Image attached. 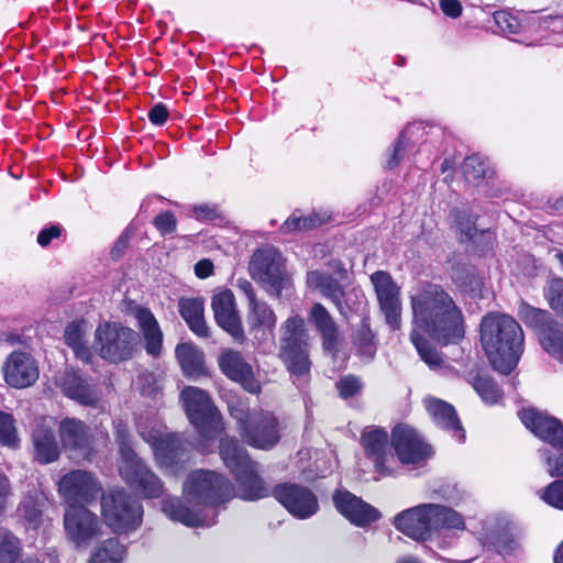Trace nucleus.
Segmentation results:
<instances>
[{
  "instance_id": "1",
  "label": "nucleus",
  "mask_w": 563,
  "mask_h": 563,
  "mask_svg": "<svg viewBox=\"0 0 563 563\" xmlns=\"http://www.w3.org/2000/svg\"><path fill=\"white\" fill-rule=\"evenodd\" d=\"M410 301L415 324L410 340L422 361L435 369L441 366L442 356L419 330L441 344L457 343L465 332L463 314L451 296L438 285L418 286L410 295Z\"/></svg>"
},
{
  "instance_id": "2",
  "label": "nucleus",
  "mask_w": 563,
  "mask_h": 563,
  "mask_svg": "<svg viewBox=\"0 0 563 563\" xmlns=\"http://www.w3.org/2000/svg\"><path fill=\"white\" fill-rule=\"evenodd\" d=\"M234 495L233 486L221 474L198 470L190 473L183 485L184 500L168 498L164 500L162 510L166 517L185 526H208L202 507L223 504Z\"/></svg>"
},
{
  "instance_id": "3",
  "label": "nucleus",
  "mask_w": 563,
  "mask_h": 563,
  "mask_svg": "<svg viewBox=\"0 0 563 563\" xmlns=\"http://www.w3.org/2000/svg\"><path fill=\"white\" fill-rule=\"evenodd\" d=\"M481 341L493 367L510 373L523 352V331L510 316L489 313L481 324Z\"/></svg>"
},
{
  "instance_id": "4",
  "label": "nucleus",
  "mask_w": 563,
  "mask_h": 563,
  "mask_svg": "<svg viewBox=\"0 0 563 563\" xmlns=\"http://www.w3.org/2000/svg\"><path fill=\"white\" fill-rule=\"evenodd\" d=\"M394 525L416 541H427L442 529H465L462 515L445 505L433 503L420 504L399 512Z\"/></svg>"
},
{
  "instance_id": "5",
  "label": "nucleus",
  "mask_w": 563,
  "mask_h": 563,
  "mask_svg": "<svg viewBox=\"0 0 563 563\" xmlns=\"http://www.w3.org/2000/svg\"><path fill=\"white\" fill-rule=\"evenodd\" d=\"M115 440L119 445L118 467L121 477L131 486L140 489L146 498H156L163 493V483L147 468L132 448L126 426L118 423Z\"/></svg>"
},
{
  "instance_id": "6",
  "label": "nucleus",
  "mask_w": 563,
  "mask_h": 563,
  "mask_svg": "<svg viewBox=\"0 0 563 563\" xmlns=\"http://www.w3.org/2000/svg\"><path fill=\"white\" fill-rule=\"evenodd\" d=\"M220 455L228 468L235 475L238 483L236 496L244 500H257L268 495V488L257 474L256 464L236 440L223 438L220 443Z\"/></svg>"
},
{
  "instance_id": "7",
  "label": "nucleus",
  "mask_w": 563,
  "mask_h": 563,
  "mask_svg": "<svg viewBox=\"0 0 563 563\" xmlns=\"http://www.w3.org/2000/svg\"><path fill=\"white\" fill-rule=\"evenodd\" d=\"M139 433L153 450L159 467L177 473L188 460V452L178 437L167 433L165 427L157 422H139Z\"/></svg>"
},
{
  "instance_id": "8",
  "label": "nucleus",
  "mask_w": 563,
  "mask_h": 563,
  "mask_svg": "<svg viewBox=\"0 0 563 563\" xmlns=\"http://www.w3.org/2000/svg\"><path fill=\"white\" fill-rule=\"evenodd\" d=\"M139 335L132 329L117 322H104L95 332V350L112 363L132 357Z\"/></svg>"
},
{
  "instance_id": "9",
  "label": "nucleus",
  "mask_w": 563,
  "mask_h": 563,
  "mask_svg": "<svg viewBox=\"0 0 563 563\" xmlns=\"http://www.w3.org/2000/svg\"><path fill=\"white\" fill-rule=\"evenodd\" d=\"M186 415L206 440L213 439L222 431L219 411L209 395L195 386H188L180 394Z\"/></svg>"
},
{
  "instance_id": "10",
  "label": "nucleus",
  "mask_w": 563,
  "mask_h": 563,
  "mask_svg": "<svg viewBox=\"0 0 563 563\" xmlns=\"http://www.w3.org/2000/svg\"><path fill=\"white\" fill-rule=\"evenodd\" d=\"M104 522L117 532L136 529L142 522L143 507L123 489H113L102 496Z\"/></svg>"
},
{
  "instance_id": "11",
  "label": "nucleus",
  "mask_w": 563,
  "mask_h": 563,
  "mask_svg": "<svg viewBox=\"0 0 563 563\" xmlns=\"http://www.w3.org/2000/svg\"><path fill=\"white\" fill-rule=\"evenodd\" d=\"M250 273L272 296H279L287 285L282 254L273 247L257 250L250 262Z\"/></svg>"
},
{
  "instance_id": "12",
  "label": "nucleus",
  "mask_w": 563,
  "mask_h": 563,
  "mask_svg": "<svg viewBox=\"0 0 563 563\" xmlns=\"http://www.w3.org/2000/svg\"><path fill=\"white\" fill-rule=\"evenodd\" d=\"M58 494L68 506H86L97 500L102 487L97 477L84 470L66 473L57 483Z\"/></svg>"
},
{
  "instance_id": "13",
  "label": "nucleus",
  "mask_w": 563,
  "mask_h": 563,
  "mask_svg": "<svg viewBox=\"0 0 563 563\" xmlns=\"http://www.w3.org/2000/svg\"><path fill=\"white\" fill-rule=\"evenodd\" d=\"M371 282L374 286L378 306L385 317V321L391 330H399L401 327V297L400 287L394 282L393 277L378 271L371 275Z\"/></svg>"
},
{
  "instance_id": "14",
  "label": "nucleus",
  "mask_w": 563,
  "mask_h": 563,
  "mask_svg": "<svg viewBox=\"0 0 563 563\" xmlns=\"http://www.w3.org/2000/svg\"><path fill=\"white\" fill-rule=\"evenodd\" d=\"M391 445L402 464L419 465L432 455L431 448L407 424L393 429Z\"/></svg>"
},
{
  "instance_id": "15",
  "label": "nucleus",
  "mask_w": 563,
  "mask_h": 563,
  "mask_svg": "<svg viewBox=\"0 0 563 563\" xmlns=\"http://www.w3.org/2000/svg\"><path fill=\"white\" fill-rule=\"evenodd\" d=\"M64 528L77 548H86L98 536L99 521L85 506H68L64 514Z\"/></svg>"
},
{
  "instance_id": "16",
  "label": "nucleus",
  "mask_w": 563,
  "mask_h": 563,
  "mask_svg": "<svg viewBox=\"0 0 563 563\" xmlns=\"http://www.w3.org/2000/svg\"><path fill=\"white\" fill-rule=\"evenodd\" d=\"M274 497L298 519H307L317 514L319 504L308 488L296 484H280L273 492Z\"/></svg>"
},
{
  "instance_id": "17",
  "label": "nucleus",
  "mask_w": 563,
  "mask_h": 563,
  "mask_svg": "<svg viewBox=\"0 0 563 563\" xmlns=\"http://www.w3.org/2000/svg\"><path fill=\"white\" fill-rule=\"evenodd\" d=\"M361 442L375 470L383 475H391L395 457L389 449L387 432L382 428L367 427L362 432Z\"/></svg>"
},
{
  "instance_id": "18",
  "label": "nucleus",
  "mask_w": 563,
  "mask_h": 563,
  "mask_svg": "<svg viewBox=\"0 0 563 563\" xmlns=\"http://www.w3.org/2000/svg\"><path fill=\"white\" fill-rule=\"evenodd\" d=\"M5 383L14 388H26L38 378V367L31 354L12 352L2 365Z\"/></svg>"
},
{
  "instance_id": "19",
  "label": "nucleus",
  "mask_w": 563,
  "mask_h": 563,
  "mask_svg": "<svg viewBox=\"0 0 563 563\" xmlns=\"http://www.w3.org/2000/svg\"><path fill=\"white\" fill-rule=\"evenodd\" d=\"M280 428L276 417L271 412L254 415L247 426L242 427L246 442L258 449L273 448L280 438Z\"/></svg>"
},
{
  "instance_id": "20",
  "label": "nucleus",
  "mask_w": 563,
  "mask_h": 563,
  "mask_svg": "<svg viewBox=\"0 0 563 563\" xmlns=\"http://www.w3.org/2000/svg\"><path fill=\"white\" fill-rule=\"evenodd\" d=\"M518 415L526 428L536 437L563 450V424L558 419L532 408L522 409Z\"/></svg>"
},
{
  "instance_id": "21",
  "label": "nucleus",
  "mask_w": 563,
  "mask_h": 563,
  "mask_svg": "<svg viewBox=\"0 0 563 563\" xmlns=\"http://www.w3.org/2000/svg\"><path fill=\"white\" fill-rule=\"evenodd\" d=\"M211 307L218 325L228 332L234 340L242 342L244 340V331L233 292L225 289L214 294Z\"/></svg>"
},
{
  "instance_id": "22",
  "label": "nucleus",
  "mask_w": 563,
  "mask_h": 563,
  "mask_svg": "<svg viewBox=\"0 0 563 563\" xmlns=\"http://www.w3.org/2000/svg\"><path fill=\"white\" fill-rule=\"evenodd\" d=\"M336 510L355 526L364 527L379 518V512L347 490L338 489L333 495Z\"/></svg>"
},
{
  "instance_id": "23",
  "label": "nucleus",
  "mask_w": 563,
  "mask_h": 563,
  "mask_svg": "<svg viewBox=\"0 0 563 563\" xmlns=\"http://www.w3.org/2000/svg\"><path fill=\"white\" fill-rule=\"evenodd\" d=\"M218 363L223 374L239 383L245 390L253 394L260 391V383L255 378L251 365L244 361L239 352L224 351L219 356Z\"/></svg>"
},
{
  "instance_id": "24",
  "label": "nucleus",
  "mask_w": 563,
  "mask_h": 563,
  "mask_svg": "<svg viewBox=\"0 0 563 563\" xmlns=\"http://www.w3.org/2000/svg\"><path fill=\"white\" fill-rule=\"evenodd\" d=\"M306 283L310 289L318 290L323 297L331 300L341 314L346 316L352 309L347 302L352 292H345L332 276L321 271H311L307 274Z\"/></svg>"
},
{
  "instance_id": "25",
  "label": "nucleus",
  "mask_w": 563,
  "mask_h": 563,
  "mask_svg": "<svg viewBox=\"0 0 563 563\" xmlns=\"http://www.w3.org/2000/svg\"><path fill=\"white\" fill-rule=\"evenodd\" d=\"M59 438L65 450L75 453L76 457H87L90 452V434L88 427L75 418H65L59 423Z\"/></svg>"
},
{
  "instance_id": "26",
  "label": "nucleus",
  "mask_w": 563,
  "mask_h": 563,
  "mask_svg": "<svg viewBox=\"0 0 563 563\" xmlns=\"http://www.w3.org/2000/svg\"><path fill=\"white\" fill-rule=\"evenodd\" d=\"M423 404L437 426L452 432L459 442L464 441L465 432L453 406L434 397H426Z\"/></svg>"
},
{
  "instance_id": "27",
  "label": "nucleus",
  "mask_w": 563,
  "mask_h": 563,
  "mask_svg": "<svg viewBox=\"0 0 563 563\" xmlns=\"http://www.w3.org/2000/svg\"><path fill=\"white\" fill-rule=\"evenodd\" d=\"M59 385L67 397L81 405L92 406L99 399L95 387L74 371L65 372L60 377Z\"/></svg>"
},
{
  "instance_id": "28",
  "label": "nucleus",
  "mask_w": 563,
  "mask_h": 563,
  "mask_svg": "<svg viewBox=\"0 0 563 563\" xmlns=\"http://www.w3.org/2000/svg\"><path fill=\"white\" fill-rule=\"evenodd\" d=\"M52 424L53 420L45 418L36 426L32 434L35 455L41 463H51L59 455Z\"/></svg>"
},
{
  "instance_id": "29",
  "label": "nucleus",
  "mask_w": 563,
  "mask_h": 563,
  "mask_svg": "<svg viewBox=\"0 0 563 563\" xmlns=\"http://www.w3.org/2000/svg\"><path fill=\"white\" fill-rule=\"evenodd\" d=\"M134 318L145 340V350L151 355H158L162 350L163 333L153 313L142 307L133 311Z\"/></svg>"
},
{
  "instance_id": "30",
  "label": "nucleus",
  "mask_w": 563,
  "mask_h": 563,
  "mask_svg": "<svg viewBox=\"0 0 563 563\" xmlns=\"http://www.w3.org/2000/svg\"><path fill=\"white\" fill-rule=\"evenodd\" d=\"M279 356L291 375L303 376L310 369L307 343L280 344Z\"/></svg>"
},
{
  "instance_id": "31",
  "label": "nucleus",
  "mask_w": 563,
  "mask_h": 563,
  "mask_svg": "<svg viewBox=\"0 0 563 563\" xmlns=\"http://www.w3.org/2000/svg\"><path fill=\"white\" fill-rule=\"evenodd\" d=\"M179 312L190 330L199 336H208L205 321V305L199 298H181L178 303Z\"/></svg>"
},
{
  "instance_id": "32",
  "label": "nucleus",
  "mask_w": 563,
  "mask_h": 563,
  "mask_svg": "<svg viewBox=\"0 0 563 563\" xmlns=\"http://www.w3.org/2000/svg\"><path fill=\"white\" fill-rule=\"evenodd\" d=\"M542 349L563 364V324L555 319L540 328L538 333Z\"/></svg>"
},
{
  "instance_id": "33",
  "label": "nucleus",
  "mask_w": 563,
  "mask_h": 563,
  "mask_svg": "<svg viewBox=\"0 0 563 563\" xmlns=\"http://www.w3.org/2000/svg\"><path fill=\"white\" fill-rule=\"evenodd\" d=\"M176 356L186 376L198 377L206 373L203 353L196 345L191 343L178 344Z\"/></svg>"
},
{
  "instance_id": "34",
  "label": "nucleus",
  "mask_w": 563,
  "mask_h": 563,
  "mask_svg": "<svg viewBox=\"0 0 563 563\" xmlns=\"http://www.w3.org/2000/svg\"><path fill=\"white\" fill-rule=\"evenodd\" d=\"M311 319L323 338V346L325 350H332L339 340L338 328L321 303H314L310 311Z\"/></svg>"
},
{
  "instance_id": "35",
  "label": "nucleus",
  "mask_w": 563,
  "mask_h": 563,
  "mask_svg": "<svg viewBox=\"0 0 563 563\" xmlns=\"http://www.w3.org/2000/svg\"><path fill=\"white\" fill-rule=\"evenodd\" d=\"M246 322L251 331L272 330L276 324V316L266 302L256 299L247 305Z\"/></svg>"
},
{
  "instance_id": "36",
  "label": "nucleus",
  "mask_w": 563,
  "mask_h": 563,
  "mask_svg": "<svg viewBox=\"0 0 563 563\" xmlns=\"http://www.w3.org/2000/svg\"><path fill=\"white\" fill-rule=\"evenodd\" d=\"M88 325L86 321H76L67 325L65 330V341L70 346L76 356L85 362L91 357V351L87 345Z\"/></svg>"
},
{
  "instance_id": "37",
  "label": "nucleus",
  "mask_w": 563,
  "mask_h": 563,
  "mask_svg": "<svg viewBox=\"0 0 563 563\" xmlns=\"http://www.w3.org/2000/svg\"><path fill=\"white\" fill-rule=\"evenodd\" d=\"M44 496L38 493L27 495L19 506V512L23 517L26 529L37 530L44 522L43 507Z\"/></svg>"
},
{
  "instance_id": "38",
  "label": "nucleus",
  "mask_w": 563,
  "mask_h": 563,
  "mask_svg": "<svg viewBox=\"0 0 563 563\" xmlns=\"http://www.w3.org/2000/svg\"><path fill=\"white\" fill-rule=\"evenodd\" d=\"M124 552V547L117 539L110 538L96 548L89 563H121Z\"/></svg>"
},
{
  "instance_id": "39",
  "label": "nucleus",
  "mask_w": 563,
  "mask_h": 563,
  "mask_svg": "<svg viewBox=\"0 0 563 563\" xmlns=\"http://www.w3.org/2000/svg\"><path fill=\"white\" fill-rule=\"evenodd\" d=\"M303 319L288 318L282 327L280 344L307 343Z\"/></svg>"
},
{
  "instance_id": "40",
  "label": "nucleus",
  "mask_w": 563,
  "mask_h": 563,
  "mask_svg": "<svg viewBox=\"0 0 563 563\" xmlns=\"http://www.w3.org/2000/svg\"><path fill=\"white\" fill-rule=\"evenodd\" d=\"M21 553V543L11 532L0 531V563H14Z\"/></svg>"
},
{
  "instance_id": "41",
  "label": "nucleus",
  "mask_w": 563,
  "mask_h": 563,
  "mask_svg": "<svg viewBox=\"0 0 563 563\" xmlns=\"http://www.w3.org/2000/svg\"><path fill=\"white\" fill-rule=\"evenodd\" d=\"M324 221L318 214L300 216L291 214L282 225V231L285 233L305 231L320 225Z\"/></svg>"
},
{
  "instance_id": "42",
  "label": "nucleus",
  "mask_w": 563,
  "mask_h": 563,
  "mask_svg": "<svg viewBox=\"0 0 563 563\" xmlns=\"http://www.w3.org/2000/svg\"><path fill=\"white\" fill-rule=\"evenodd\" d=\"M550 308L563 319V278H552L544 290Z\"/></svg>"
},
{
  "instance_id": "43",
  "label": "nucleus",
  "mask_w": 563,
  "mask_h": 563,
  "mask_svg": "<svg viewBox=\"0 0 563 563\" xmlns=\"http://www.w3.org/2000/svg\"><path fill=\"white\" fill-rule=\"evenodd\" d=\"M519 316L528 325L534 328L537 334L539 333L540 328H543L544 323H548L549 320L553 319L547 310H541L527 303H521L519 308Z\"/></svg>"
},
{
  "instance_id": "44",
  "label": "nucleus",
  "mask_w": 563,
  "mask_h": 563,
  "mask_svg": "<svg viewBox=\"0 0 563 563\" xmlns=\"http://www.w3.org/2000/svg\"><path fill=\"white\" fill-rule=\"evenodd\" d=\"M474 388L482 399L494 405L501 398V390L499 387L489 378L478 376L474 382Z\"/></svg>"
},
{
  "instance_id": "45",
  "label": "nucleus",
  "mask_w": 563,
  "mask_h": 563,
  "mask_svg": "<svg viewBox=\"0 0 563 563\" xmlns=\"http://www.w3.org/2000/svg\"><path fill=\"white\" fill-rule=\"evenodd\" d=\"M0 443L10 448H15L18 444L13 418L2 411H0Z\"/></svg>"
},
{
  "instance_id": "46",
  "label": "nucleus",
  "mask_w": 563,
  "mask_h": 563,
  "mask_svg": "<svg viewBox=\"0 0 563 563\" xmlns=\"http://www.w3.org/2000/svg\"><path fill=\"white\" fill-rule=\"evenodd\" d=\"M493 18L499 30L505 34H516L521 27L519 20L508 11H497Z\"/></svg>"
},
{
  "instance_id": "47",
  "label": "nucleus",
  "mask_w": 563,
  "mask_h": 563,
  "mask_svg": "<svg viewBox=\"0 0 563 563\" xmlns=\"http://www.w3.org/2000/svg\"><path fill=\"white\" fill-rule=\"evenodd\" d=\"M541 498L550 506L563 509V481H554L541 494Z\"/></svg>"
},
{
  "instance_id": "48",
  "label": "nucleus",
  "mask_w": 563,
  "mask_h": 563,
  "mask_svg": "<svg viewBox=\"0 0 563 563\" xmlns=\"http://www.w3.org/2000/svg\"><path fill=\"white\" fill-rule=\"evenodd\" d=\"M463 172L468 180H477L485 176V162L477 155H471L465 158L463 165Z\"/></svg>"
},
{
  "instance_id": "49",
  "label": "nucleus",
  "mask_w": 563,
  "mask_h": 563,
  "mask_svg": "<svg viewBox=\"0 0 563 563\" xmlns=\"http://www.w3.org/2000/svg\"><path fill=\"white\" fill-rule=\"evenodd\" d=\"M136 386L141 394L146 396H154L161 389L157 376L150 372H144L139 375Z\"/></svg>"
},
{
  "instance_id": "50",
  "label": "nucleus",
  "mask_w": 563,
  "mask_h": 563,
  "mask_svg": "<svg viewBox=\"0 0 563 563\" xmlns=\"http://www.w3.org/2000/svg\"><path fill=\"white\" fill-rule=\"evenodd\" d=\"M153 223L162 235L170 234L176 231L177 220L172 211H165L157 214Z\"/></svg>"
},
{
  "instance_id": "51",
  "label": "nucleus",
  "mask_w": 563,
  "mask_h": 563,
  "mask_svg": "<svg viewBox=\"0 0 563 563\" xmlns=\"http://www.w3.org/2000/svg\"><path fill=\"white\" fill-rule=\"evenodd\" d=\"M336 388L341 397L350 398L361 391L362 383L355 376H345L336 383Z\"/></svg>"
},
{
  "instance_id": "52",
  "label": "nucleus",
  "mask_w": 563,
  "mask_h": 563,
  "mask_svg": "<svg viewBox=\"0 0 563 563\" xmlns=\"http://www.w3.org/2000/svg\"><path fill=\"white\" fill-rule=\"evenodd\" d=\"M355 341L360 344L363 353L368 354L369 356L374 353V334L371 329L366 324H362L357 334L355 336Z\"/></svg>"
},
{
  "instance_id": "53",
  "label": "nucleus",
  "mask_w": 563,
  "mask_h": 563,
  "mask_svg": "<svg viewBox=\"0 0 563 563\" xmlns=\"http://www.w3.org/2000/svg\"><path fill=\"white\" fill-rule=\"evenodd\" d=\"M455 224L463 235L472 238L475 232V219L472 214L457 212L455 214Z\"/></svg>"
},
{
  "instance_id": "54",
  "label": "nucleus",
  "mask_w": 563,
  "mask_h": 563,
  "mask_svg": "<svg viewBox=\"0 0 563 563\" xmlns=\"http://www.w3.org/2000/svg\"><path fill=\"white\" fill-rule=\"evenodd\" d=\"M407 144H408V140L406 137V134L401 133L398 136L396 144L394 145L390 157L387 159L386 164H387L388 168H394L399 164V162L404 157V153L407 147Z\"/></svg>"
},
{
  "instance_id": "55",
  "label": "nucleus",
  "mask_w": 563,
  "mask_h": 563,
  "mask_svg": "<svg viewBox=\"0 0 563 563\" xmlns=\"http://www.w3.org/2000/svg\"><path fill=\"white\" fill-rule=\"evenodd\" d=\"M407 144H408V140L406 137V134L401 133L398 136L396 144L394 145L390 157L387 159L386 164H387L388 168H394L399 164V162L404 157V153L407 147Z\"/></svg>"
},
{
  "instance_id": "56",
  "label": "nucleus",
  "mask_w": 563,
  "mask_h": 563,
  "mask_svg": "<svg viewBox=\"0 0 563 563\" xmlns=\"http://www.w3.org/2000/svg\"><path fill=\"white\" fill-rule=\"evenodd\" d=\"M545 455L548 472L552 477H563V453L558 455L549 454L548 450L542 451Z\"/></svg>"
},
{
  "instance_id": "57",
  "label": "nucleus",
  "mask_w": 563,
  "mask_h": 563,
  "mask_svg": "<svg viewBox=\"0 0 563 563\" xmlns=\"http://www.w3.org/2000/svg\"><path fill=\"white\" fill-rule=\"evenodd\" d=\"M167 118L168 110L163 103H156L148 112V119L155 125H163Z\"/></svg>"
},
{
  "instance_id": "58",
  "label": "nucleus",
  "mask_w": 563,
  "mask_h": 563,
  "mask_svg": "<svg viewBox=\"0 0 563 563\" xmlns=\"http://www.w3.org/2000/svg\"><path fill=\"white\" fill-rule=\"evenodd\" d=\"M442 12L450 18H457L462 13V4L459 0H440Z\"/></svg>"
},
{
  "instance_id": "59",
  "label": "nucleus",
  "mask_w": 563,
  "mask_h": 563,
  "mask_svg": "<svg viewBox=\"0 0 563 563\" xmlns=\"http://www.w3.org/2000/svg\"><path fill=\"white\" fill-rule=\"evenodd\" d=\"M62 230L58 225H52L48 229L42 230L37 235V242L41 246H47L53 239L60 235Z\"/></svg>"
},
{
  "instance_id": "60",
  "label": "nucleus",
  "mask_w": 563,
  "mask_h": 563,
  "mask_svg": "<svg viewBox=\"0 0 563 563\" xmlns=\"http://www.w3.org/2000/svg\"><path fill=\"white\" fill-rule=\"evenodd\" d=\"M236 287L245 296L247 305L257 299L253 286L249 280L239 278L236 280Z\"/></svg>"
},
{
  "instance_id": "61",
  "label": "nucleus",
  "mask_w": 563,
  "mask_h": 563,
  "mask_svg": "<svg viewBox=\"0 0 563 563\" xmlns=\"http://www.w3.org/2000/svg\"><path fill=\"white\" fill-rule=\"evenodd\" d=\"M10 494L9 481L5 476L0 474V512L5 509Z\"/></svg>"
},
{
  "instance_id": "62",
  "label": "nucleus",
  "mask_w": 563,
  "mask_h": 563,
  "mask_svg": "<svg viewBox=\"0 0 563 563\" xmlns=\"http://www.w3.org/2000/svg\"><path fill=\"white\" fill-rule=\"evenodd\" d=\"M213 272V264L209 260H201L195 265V273L199 278H207Z\"/></svg>"
},
{
  "instance_id": "63",
  "label": "nucleus",
  "mask_w": 563,
  "mask_h": 563,
  "mask_svg": "<svg viewBox=\"0 0 563 563\" xmlns=\"http://www.w3.org/2000/svg\"><path fill=\"white\" fill-rule=\"evenodd\" d=\"M129 241H130V233L129 231H125L118 240V242L115 243L114 247L112 249V256L113 257H119L122 252L128 247V244H129Z\"/></svg>"
},
{
  "instance_id": "64",
  "label": "nucleus",
  "mask_w": 563,
  "mask_h": 563,
  "mask_svg": "<svg viewBox=\"0 0 563 563\" xmlns=\"http://www.w3.org/2000/svg\"><path fill=\"white\" fill-rule=\"evenodd\" d=\"M194 214L199 220L210 219L214 216V210L207 205H200L194 208Z\"/></svg>"
}]
</instances>
